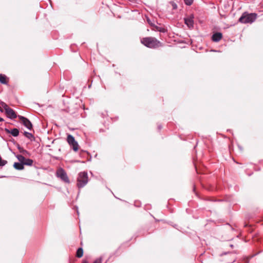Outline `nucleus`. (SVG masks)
<instances>
[{
	"label": "nucleus",
	"instance_id": "nucleus-18",
	"mask_svg": "<svg viewBox=\"0 0 263 263\" xmlns=\"http://www.w3.org/2000/svg\"><path fill=\"white\" fill-rule=\"evenodd\" d=\"M193 0H184V4L187 6H191L193 4Z\"/></svg>",
	"mask_w": 263,
	"mask_h": 263
},
{
	"label": "nucleus",
	"instance_id": "nucleus-7",
	"mask_svg": "<svg viewBox=\"0 0 263 263\" xmlns=\"http://www.w3.org/2000/svg\"><path fill=\"white\" fill-rule=\"evenodd\" d=\"M18 118L20 119L21 122L28 129L31 130L32 129V124L28 119L20 115L18 116Z\"/></svg>",
	"mask_w": 263,
	"mask_h": 263
},
{
	"label": "nucleus",
	"instance_id": "nucleus-4",
	"mask_svg": "<svg viewBox=\"0 0 263 263\" xmlns=\"http://www.w3.org/2000/svg\"><path fill=\"white\" fill-rule=\"evenodd\" d=\"M2 104L8 118L10 119H14L17 117L16 114L13 109L8 107V106L5 103H2Z\"/></svg>",
	"mask_w": 263,
	"mask_h": 263
},
{
	"label": "nucleus",
	"instance_id": "nucleus-9",
	"mask_svg": "<svg viewBox=\"0 0 263 263\" xmlns=\"http://www.w3.org/2000/svg\"><path fill=\"white\" fill-rule=\"evenodd\" d=\"M5 131L7 134H11L13 137H17L19 135V130L16 128H14L12 129H9L6 128L5 129Z\"/></svg>",
	"mask_w": 263,
	"mask_h": 263
},
{
	"label": "nucleus",
	"instance_id": "nucleus-3",
	"mask_svg": "<svg viewBox=\"0 0 263 263\" xmlns=\"http://www.w3.org/2000/svg\"><path fill=\"white\" fill-rule=\"evenodd\" d=\"M88 174L86 172H80L77 178V186L80 189L83 187L88 183Z\"/></svg>",
	"mask_w": 263,
	"mask_h": 263
},
{
	"label": "nucleus",
	"instance_id": "nucleus-1",
	"mask_svg": "<svg viewBox=\"0 0 263 263\" xmlns=\"http://www.w3.org/2000/svg\"><path fill=\"white\" fill-rule=\"evenodd\" d=\"M142 44L148 48H156L161 46V43L153 37H146L141 40Z\"/></svg>",
	"mask_w": 263,
	"mask_h": 263
},
{
	"label": "nucleus",
	"instance_id": "nucleus-13",
	"mask_svg": "<svg viewBox=\"0 0 263 263\" xmlns=\"http://www.w3.org/2000/svg\"><path fill=\"white\" fill-rule=\"evenodd\" d=\"M83 249L82 248H79L77 251L76 256L78 258H81V257L83 256Z\"/></svg>",
	"mask_w": 263,
	"mask_h": 263
},
{
	"label": "nucleus",
	"instance_id": "nucleus-8",
	"mask_svg": "<svg viewBox=\"0 0 263 263\" xmlns=\"http://www.w3.org/2000/svg\"><path fill=\"white\" fill-rule=\"evenodd\" d=\"M184 23L189 28H192L194 27V16L191 15L187 17L184 18Z\"/></svg>",
	"mask_w": 263,
	"mask_h": 263
},
{
	"label": "nucleus",
	"instance_id": "nucleus-5",
	"mask_svg": "<svg viewBox=\"0 0 263 263\" xmlns=\"http://www.w3.org/2000/svg\"><path fill=\"white\" fill-rule=\"evenodd\" d=\"M67 141L74 152H77L79 149L78 142L75 140L74 138L71 135H68L67 138Z\"/></svg>",
	"mask_w": 263,
	"mask_h": 263
},
{
	"label": "nucleus",
	"instance_id": "nucleus-10",
	"mask_svg": "<svg viewBox=\"0 0 263 263\" xmlns=\"http://www.w3.org/2000/svg\"><path fill=\"white\" fill-rule=\"evenodd\" d=\"M222 34L220 32H216L214 33L212 36V40L215 42H219L222 38Z\"/></svg>",
	"mask_w": 263,
	"mask_h": 263
},
{
	"label": "nucleus",
	"instance_id": "nucleus-2",
	"mask_svg": "<svg viewBox=\"0 0 263 263\" xmlns=\"http://www.w3.org/2000/svg\"><path fill=\"white\" fill-rule=\"evenodd\" d=\"M256 17L257 14L256 13L245 12L239 18V22L243 24L252 23L255 21Z\"/></svg>",
	"mask_w": 263,
	"mask_h": 263
},
{
	"label": "nucleus",
	"instance_id": "nucleus-20",
	"mask_svg": "<svg viewBox=\"0 0 263 263\" xmlns=\"http://www.w3.org/2000/svg\"><path fill=\"white\" fill-rule=\"evenodd\" d=\"M102 262V258L100 257L99 258L97 259L93 263H101Z\"/></svg>",
	"mask_w": 263,
	"mask_h": 263
},
{
	"label": "nucleus",
	"instance_id": "nucleus-14",
	"mask_svg": "<svg viewBox=\"0 0 263 263\" xmlns=\"http://www.w3.org/2000/svg\"><path fill=\"white\" fill-rule=\"evenodd\" d=\"M0 82L4 84H6L7 81H6V76L3 74H0Z\"/></svg>",
	"mask_w": 263,
	"mask_h": 263
},
{
	"label": "nucleus",
	"instance_id": "nucleus-17",
	"mask_svg": "<svg viewBox=\"0 0 263 263\" xmlns=\"http://www.w3.org/2000/svg\"><path fill=\"white\" fill-rule=\"evenodd\" d=\"M17 148L19 150L20 152L23 154H27L28 153L27 151L24 149L19 144H17Z\"/></svg>",
	"mask_w": 263,
	"mask_h": 263
},
{
	"label": "nucleus",
	"instance_id": "nucleus-21",
	"mask_svg": "<svg viewBox=\"0 0 263 263\" xmlns=\"http://www.w3.org/2000/svg\"><path fill=\"white\" fill-rule=\"evenodd\" d=\"M3 121H4V119L0 117V122H2Z\"/></svg>",
	"mask_w": 263,
	"mask_h": 263
},
{
	"label": "nucleus",
	"instance_id": "nucleus-15",
	"mask_svg": "<svg viewBox=\"0 0 263 263\" xmlns=\"http://www.w3.org/2000/svg\"><path fill=\"white\" fill-rule=\"evenodd\" d=\"M33 163V161L32 159H26V160L23 163L24 165H28V166H31L32 165Z\"/></svg>",
	"mask_w": 263,
	"mask_h": 263
},
{
	"label": "nucleus",
	"instance_id": "nucleus-12",
	"mask_svg": "<svg viewBox=\"0 0 263 263\" xmlns=\"http://www.w3.org/2000/svg\"><path fill=\"white\" fill-rule=\"evenodd\" d=\"M24 135L27 138L30 140L31 141L35 140V138L31 133L27 132H24Z\"/></svg>",
	"mask_w": 263,
	"mask_h": 263
},
{
	"label": "nucleus",
	"instance_id": "nucleus-19",
	"mask_svg": "<svg viewBox=\"0 0 263 263\" xmlns=\"http://www.w3.org/2000/svg\"><path fill=\"white\" fill-rule=\"evenodd\" d=\"M171 4L173 9H176L177 8V5L175 3L172 2H171Z\"/></svg>",
	"mask_w": 263,
	"mask_h": 263
},
{
	"label": "nucleus",
	"instance_id": "nucleus-22",
	"mask_svg": "<svg viewBox=\"0 0 263 263\" xmlns=\"http://www.w3.org/2000/svg\"><path fill=\"white\" fill-rule=\"evenodd\" d=\"M161 128H162V126L161 125L158 126L159 129H161Z\"/></svg>",
	"mask_w": 263,
	"mask_h": 263
},
{
	"label": "nucleus",
	"instance_id": "nucleus-16",
	"mask_svg": "<svg viewBox=\"0 0 263 263\" xmlns=\"http://www.w3.org/2000/svg\"><path fill=\"white\" fill-rule=\"evenodd\" d=\"M16 157L18 159V160L20 161V163H24V161L26 160V158L24 156H23L22 155H17L16 156Z\"/></svg>",
	"mask_w": 263,
	"mask_h": 263
},
{
	"label": "nucleus",
	"instance_id": "nucleus-6",
	"mask_svg": "<svg viewBox=\"0 0 263 263\" xmlns=\"http://www.w3.org/2000/svg\"><path fill=\"white\" fill-rule=\"evenodd\" d=\"M57 176L62 181L66 183H69V180L66 172L62 168L59 169L57 172Z\"/></svg>",
	"mask_w": 263,
	"mask_h": 263
},
{
	"label": "nucleus",
	"instance_id": "nucleus-11",
	"mask_svg": "<svg viewBox=\"0 0 263 263\" xmlns=\"http://www.w3.org/2000/svg\"><path fill=\"white\" fill-rule=\"evenodd\" d=\"M13 167L17 170H23L24 168L23 163L15 162Z\"/></svg>",
	"mask_w": 263,
	"mask_h": 263
}]
</instances>
